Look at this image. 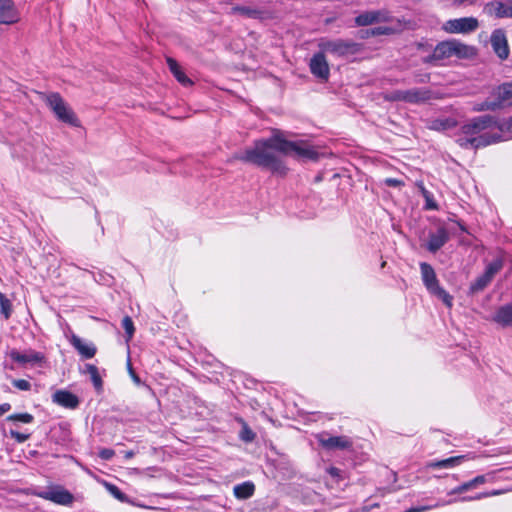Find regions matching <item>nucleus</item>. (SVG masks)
Listing matches in <instances>:
<instances>
[{"instance_id": "obj_1", "label": "nucleus", "mask_w": 512, "mask_h": 512, "mask_svg": "<svg viewBox=\"0 0 512 512\" xmlns=\"http://www.w3.org/2000/svg\"><path fill=\"white\" fill-rule=\"evenodd\" d=\"M276 152L284 155L295 154L299 158L318 159V152L302 141H288L281 135L275 134L264 140L255 141L254 146L237 153L232 159L254 164L269 169L272 173L285 175L287 168Z\"/></svg>"}, {"instance_id": "obj_2", "label": "nucleus", "mask_w": 512, "mask_h": 512, "mask_svg": "<svg viewBox=\"0 0 512 512\" xmlns=\"http://www.w3.org/2000/svg\"><path fill=\"white\" fill-rule=\"evenodd\" d=\"M496 119L490 115H482L464 124L456 138L462 148L478 149L502 140L499 133L494 132Z\"/></svg>"}, {"instance_id": "obj_3", "label": "nucleus", "mask_w": 512, "mask_h": 512, "mask_svg": "<svg viewBox=\"0 0 512 512\" xmlns=\"http://www.w3.org/2000/svg\"><path fill=\"white\" fill-rule=\"evenodd\" d=\"M493 99H487L481 103L476 110H496L498 108L512 104V81L505 82L494 89L492 93Z\"/></svg>"}, {"instance_id": "obj_4", "label": "nucleus", "mask_w": 512, "mask_h": 512, "mask_svg": "<svg viewBox=\"0 0 512 512\" xmlns=\"http://www.w3.org/2000/svg\"><path fill=\"white\" fill-rule=\"evenodd\" d=\"M420 269L422 280L427 290L450 307L452 305V297L442 287H440L432 266L423 262L420 264Z\"/></svg>"}, {"instance_id": "obj_5", "label": "nucleus", "mask_w": 512, "mask_h": 512, "mask_svg": "<svg viewBox=\"0 0 512 512\" xmlns=\"http://www.w3.org/2000/svg\"><path fill=\"white\" fill-rule=\"evenodd\" d=\"M318 46L323 53H330L337 57L355 54L359 51V45L356 42L344 39H321Z\"/></svg>"}, {"instance_id": "obj_6", "label": "nucleus", "mask_w": 512, "mask_h": 512, "mask_svg": "<svg viewBox=\"0 0 512 512\" xmlns=\"http://www.w3.org/2000/svg\"><path fill=\"white\" fill-rule=\"evenodd\" d=\"M46 103L60 121L65 122L71 126H79L76 115L68 107V105L58 93H51L47 95Z\"/></svg>"}, {"instance_id": "obj_7", "label": "nucleus", "mask_w": 512, "mask_h": 512, "mask_svg": "<svg viewBox=\"0 0 512 512\" xmlns=\"http://www.w3.org/2000/svg\"><path fill=\"white\" fill-rule=\"evenodd\" d=\"M479 27V22L475 17H462L446 21L442 29L450 34H468L474 32Z\"/></svg>"}, {"instance_id": "obj_8", "label": "nucleus", "mask_w": 512, "mask_h": 512, "mask_svg": "<svg viewBox=\"0 0 512 512\" xmlns=\"http://www.w3.org/2000/svg\"><path fill=\"white\" fill-rule=\"evenodd\" d=\"M9 357L12 361L22 367H26L28 365L41 366L45 362V355L33 349H26L23 351L12 349L9 352Z\"/></svg>"}, {"instance_id": "obj_9", "label": "nucleus", "mask_w": 512, "mask_h": 512, "mask_svg": "<svg viewBox=\"0 0 512 512\" xmlns=\"http://www.w3.org/2000/svg\"><path fill=\"white\" fill-rule=\"evenodd\" d=\"M318 443L326 450H347L352 447V440L347 436H330L328 433L316 435Z\"/></svg>"}, {"instance_id": "obj_10", "label": "nucleus", "mask_w": 512, "mask_h": 512, "mask_svg": "<svg viewBox=\"0 0 512 512\" xmlns=\"http://www.w3.org/2000/svg\"><path fill=\"white\" fill-rule=\"evenodd\" d=\"M390 21L391 15L386 9L365 11L355 18V24L357 26H368L376 23Z\"/></svg>"}, {"instance_id": "obj_11", "label": "nucleus", "mask_w": 512, "mask_h": 512, "mask_svg": "<svg viewBox=\"0 0 512 512\" xmlns=\"http://www.w3.org/2000/svg\"><path fill=\"white\" fill-rule=\"evenodd\" d=\"M38 495L45 500L60 505H70L74 500L73 495L68 490L59 486L40 492Z\"/></svg>"}, {"instance_id": "obj_12", "label": "nucleus", "mask_w": 512, "mask_h": 512, "mask_svg": "<svg viewBox=\"0 0 512 512\" xmlns=\"http://www.w3.org/2000/svg\"><path fill=\"white\" fill-rule=\"evenodd\" d=\"M491 46L495 54L501 59L505 60L509 56V47L504 30L496 29L492 32L490 37Z\"/></svg>"}, {"instance_id": "obj_13", "label": "nucleus", "mask_w": 512, "mask_h": 512, "mask_svg": "<svg viewBox=\"0 0 512 512\" xmlns=\"http://www.w3.org/2000/svg\"><path fill=\"white\" fill-rule=\"evenodd\" d=\"M311 73L321 80H328L330 69L324 53L321 51L313 55L310 60Z\"/></svg>"}, {"instance_id": "obj_14", "label": "nucleus", "mask_w": 512, "mask_h": 512, "mask_svg": "<svg viewBox=\"0 0 512 512\" xmlns=\"http://www.w3.org/2000/svg\"><path fill=\"white\" fill-rule=\"evenodd\" d=\"M19 15L12 0H0V24H14Z\"/></svg>"}, {"instance_id": "obj_15", "label": "nucleus", "mask_w": 512, "mask_h": 512, "mask_svg": "<svg viewBox=\"0 0 512 512\" xmlns=\"http://www.w3.org/2000/svg\"><path fill=\"white\" fill-rule=\"evenodd\" d=\"M484 12L497 18H512V5L500 1H493L484 6Z\"/></svg>"}, {"instance_id": "obj_16", "label": "nucleus", "mask_w": 512, "mask_h": 512, "mask_svg": "<svg viewBox=\"0 0 512 512\" xmlns=\"http://www.w3.org/2000/svg\"><path fill=\"white\" fill-rule=\"evenodd\" d=\"M432 93L427 88H412L404 90V102L419 104L431 99Z\"/></svg>"}, {"instance_id": "obj_17", "label": "nucleus", "mask_w": 512, "mask_h": 512, "mask_svg": "<svg viewBox=\"0 0 512 512\" xmlns=\"http://www.w3.org/2000/svg\"><path fill=\"white\" fill-rule=\"evenodd\" d=\"M52 398L53 402L65 408L75 409L79 405L78 397L75 394L66 390L56 391L53 394Z\"/></svg>"}, {"instance_id": "obj_18", "label": "nucleus", "mask_w": 512, "mask_h": 512, "mask_svg": "<svg viewBox=\"0 0 512 512\" xmlns=\"http://www.w3.org/2000/svg\"><path fill=\"white\" fill-rule=\"evenodd\" d=\"M70 343L78 351V353L85 359H91L96 354V347L92 343L83 341L77 335H72Z\"/></svg>"}, {"instance_id": "obj_19", "label": "nucleus", "mask_w": 512, "mask_h": 512, "mask_svg": "<svg viewBox=\"0 0 512 512\" xmlns=\"http://www.w3.org/2000/svg\"><path fill=\"white\" fill-rule=\"evenodd\" d=\"M448 240L449 234L447 230L443 227H440L435 233L430 234L429 241L427 243V249L430 252L435 253L441 247H443Z\"/></svg>"}, {"instance_id": "obj_20", "label": "nucleus", "mask_w": 512, "mask_h": 512, "mask_svg": "<svg viewBox=\"0 0 512 512\" xmlns=\"http://www.w3.org/2000/svg\"><path fill=\"white\" fill-rule=\"evenodd\" d=\"M453 56V40L443 41L439 43L432 54L435 60H442Z\"/></svg>"}, {"instance_id": "obj_21", "label": "nucleus", "mask_w": 512, "mask_h": 512, "mask_svg": "<svg viewBox=\"0 0 512 512\" xmlns=\"http://www.w3.org/2000/svg\"><path fill=\"white\" fill-rule=\"evenodd\" d=\"M167 64L169 66L170 71L172 72V74L179 83H181L184 86L192 85V81L185 75V73L182 71L180 65L177 63L175 59L170 57L167 58Z\"/></svg>"}, {"instance_id": "obj_22", "label": "nucleus", "mask_w": 512, "mask_h": 512, "mask_svg": "<svg viewBox=\"0 0 512 512\" xmlns=\"http://www.w3.org/2000/svg\"><path fill=\"white\" fill-rule=\"evenodd\" d=\"M494 320L503 325V326H509L512 324V305H506L501 307L495 317Z\"/></svg>"}, {"instance_id": "obj_23", "label": "nucleus", "mask_w": 512, "mask_h": 512, "mask_svg": "<svg viewBox=\"0 0 512 512\" xmlns=\"http://www.w3.org/2000/svg\"><path fill=\"white\" fill-rule=\"evenodd\" d=\"M254 484L251 482H244L242 484H238L234 487V495L238 499H248L254 493Z\"/></svg>"}, {"instance_id": "obj_24", "label": "nucleus", "mask_w": 512, "mask_h": 512, "mask_svg": "<svg viewBox=\"0 0 512 512\" xmlns=\"http://www.w3.org/2000/svg\"><path fill=\"white\" fill-rule=\"evenodd\" d=\"M473 54V47L463 44L457 40H453V56L458 58H469Z\"/></svg>"}, {"instance_id": "obj_25", "label": "nucleus", "mask_w": 512, "mask_h": 512, "mask_svg": "<svg viewBox=\"0 0 512 512\" xmlns=\"http://www.w3.org/2000/svg\"><path fill=\"white\" fill-rule=\"evenodd\" d=\"M463 456H455V457H450V458H447V459H444V460H440V461H435V462H431L429 464V467H432V468H452L454 466H457L461 463V461L463 460Z\"/></svg>"}, {"instance_id": "obj_26", "label": "nucleus", "mask_w": 512, "mask_h": 512, "mask_svg": "<svg viewBox=\"0 0 512 512\" xmlns=\"http://www.w3.org/2000/svg\"><path fill=\"white\" fill-rule=\"evenodd\" d=\"M86 372L90 375L91 381L97 391H100L103 386L101 376L99 375L98 368L93 364H87Z\"/></svg>"}, {"instance_id": "obj_27", "label": "nucleus", "mask_w": 512, "mask_h": 512, "mask_svg": "<svg viewBox=\"0 0 512 512\" xmlns=\"http://www.w3.org/2000/svg\"><path fill=\"white\" fill-rule=\"evenodd\" d=\"M232 12L244 15L249 18H257L260 15V11L246 6L233 7Z\"/></svg>"}, {"instance_id": "obj_28", "label": "nucleus", "mask_w": 512, "mask_h": 512, "mask_svg": "<svg viewBox=\"0 0 512 512\" xmlns=\"http://www.w3.org/2000/svg\"><path fill=\"white\" fill-rule=\"evenodd\" d=\"M493 131L499 133L501 136L503 133H509L512 136V117L501 123L496 120V125L494 126Z\"/></svg>"}, {"instance_id": "obj_29", "label": "nucleus", "mask_w": 512, "mask_h": 512, "mask_svg": "<svg viewBox=\"0 0 512 512\" xmlns=\"http://www.w3.org/2000/svg\"><path fill=\"white\" fill-rule=\"evenodd\" d=\"M0 312L4 315L5 319L11 316V302L10 300L0 292Z\"/></svg>"}, {"instance_id": "obj_30", "label": "nucleus", "mask_w": 512, "mask_h": 512, "mask_svg": "<svg viewBox=\"0 0 512 512\" xmlns=\"http://www.w3.org/2000/svg\"><path fill=\"white\" fill-rule=\"evenodd\" d=\"M122 327L126 332V340L130 341L134 335L135 328L131 317L125 316L122 319Z\"/></svg>"}, {"instance_id": "obj_31", "label": "nucleus", "mask_w": 512, "mask_h": 512, "mask_svg": "<svg viewBox=\"0 0 512 512\" xmlns=\"http://www.w3.org/2000/svg\"><path fill=\"white\" fill-rule=\"evenodd\" d=\"M503 262L501 259H495L493 262H491L486 270L485 273L489 275L492 279L493 277L502 269Z\"/></svg>"}, {"instance_id": "obj_32", "label": "nucleus", "mask_w": 512, "mask_h": 512, "mask_svg": "<svg viewBox=\"0 0 512 512\" xmlns=\"http://www.w3.org/2000/svg\"><path fill=\"white\" fill-rule=\"evenodd\" d=\"M491 280L492 278L484 272V274L480 276L472 285V289L476 291L483 290L491 282Z\"/></svg>"}, {"instance_id": "obj_33", "label": "nucleus", "mask_w": 512, "mask_h": 512, "mask_svg": "<svg viewBox=\"0 0 512 512\" xmlns=\"http://www.w3.org/2000/svg\"><path fill=\"white\" fill-rule=\"evenodd\" d=\"M34 417L29 413L13 414L7 417L9 421H19L23 423H31Z\"/></svg>"}, {"instance_id": "obj_34", "label": "nucleus", "mask_w": 512, "mask_h": 512, "mask_svg": "<svg viewBox=\"0 0 512 512\" xmlns=\"http://www.w3.org/2000/svg\"><path fill=\"white\" fill-rule=\"evenodd\" d=\"M240 438L244 442H252L255 439V433L246 424H244L240 432Z\"/></svg>"}, {"instance_id": "obj_35", "label": "nucleus", "mask_w": 512, "mask_h": 512, "mask_svg": "<svg viewBox=\"0 0 512 512\" xmlns=\"http://www.w3.org/2000/svg\"><path fill=\"white\" fill-rule=\"evenodd\" d=\"M502 493H503L502 490H494L491 492L480 493V494L476 495L475 497H463L461 500L462 501L480 500L482 498H486V497H490V496L501 495Z\"/></svg>"}, {"instance_id": "obj_36", "label": "nucleus", "mask_w": 512, "mask_h": 512, "mask_svg": "<svg viewBox=\"0 0 512 512\" xmlns=\"http://www.w3.org/2000/svg\"><path fill=\"white\" fill-rule=\"evenodd\" d=\"M384 98L388 101H404V90H395L385 94Z\"/></svg>"}, {"instance_id": "obj_37", "label": "nucleus", "mask_w": 512, "mask_h": 512, "mask_svg": "<svg viewBox=\"0 0 512 512\" xmlns=\"http://www.w3.org/2000/svg\"><path fill=\"white\" fill-rule=\"evenodd\" d=\"M453 126L452 121L446 120H435L433 121L431 128L436 130H445Z\"/></svg>"}, {"instance_id": "obj_38", "label": "nucleus", "mask_w": 512, "mask_h": 512, "mask_svg": "<svg viewBox=\"0 0 512 512\" xmlns=\"http://www.w3.org/2000/svg\"><path fill=\"white\" fill-rule=\"evenodd\" d=\"M471 489H474V488L472 486L471 481H468V482H465V483L457 486L456 488L452 489L448 494L449 495L460 494V493L466 492Z\"/></svg>"}, {"instance_id": "obj_39", "label": "nucleus", "mask_w": 512, "mask_h": 512, "mask_svg": "<svg viewBox=\"0 0 512 512\" xmlns=\"http://www.w3.org/2000/svg\"><path fill=\"white\" fill-rule=\"evenodd\" d=\"M13 386L22 391H28L31 389V384L25 379H15L12 382Z\"/></svg>"}, {"instance_id": "obj_40", "label": "nucleus", "mask_w": 512, "mask_h": 512, "mask_svg": "<svg viewBox=\"0 0 512 512\" xmlns=\"http://www.w3.org/2000/svg\"><path fill=\"white\" fill-rule=\"evenodd\" d=\"M10 436L15 439L18 443H23L29 439V434H24L17 432L15 430H10Z\"/></svg>"}, {"instance_id": "obj_41", "label": "nucleus", "mask_w": 512, "mask_h": 512, "mask_svg": "<svg viewBox=\"0 0 512 512\" xmlns=\"http://www.w3.org/2000/svg\"><path fill=\"white\" fill-rule=\"evenodd\" d=\"M493 473L487 474V475H479L473 478L471 481L473 488L478 487L479 485H482L488 481V476H491Z\"/></svg>"}, {"instance_id": "obj_42", "label": "nucleus", "mask_w": 512, "mask_h": 512, "mask_svg": "<svg viewBox=\"0 0 512 512\" xmlns=\"http://www.w3.org/2000/svg\"><path fill=\"white\" fill-rule=\"evenodd\" d=\"M109 492L118 500L124 501L125 495L123 492L120 491V489L115 485H108Z\"/></svg>"}, {"instance_id": "obj_43", "label": "nucleus", "mask_w": 512, "mask_h": 512, "mask_svg": "<svg viewBox=\"0 0 512 512\" xmlns=\"http://www.w3.org/2000/svg\"><path fill=\"white\" fill-rule=\"evenodd\" d=\"M440 505L441 504L437 503L435 505L412 507V508L406 510L405 512H425V511L431 510L432 508L438 507Z\"/></svg>"}, {"instance_id": "obj_44", "label": "nucleus", "mask_w": 512, "mask_h": 512, "mask_svg": "<svg viewBox=\"0 0 512 512\" xmlns=\"http://www.w3.org/2000/svg\"><path fill=\"white\" fill-rule=\"evenodd\" d=\"M114 454V451L108 448H104L99 451V456L103 460H110L114 456Z\"/></svg>"}, {"instance_id": "obj_45", "label": "nucleus", "mask_w": 512, "mask_h": 512, "mask_svg": "<svg viewBox=\"0 0 512 512\" xmlns=\"http://www.w3.org/2000/svg\"><path fill=\"white\" fill-rule=\"evenodd\" d=\"M392 32V29L387 27H378L372 30L373 35H388Z\"/></svg>"}, {"instance_id": "obj_46", "label": "nucleus", "mask_w": 512, "mask_h": 512, "mask_svg": "<svg viewBox=\"0 0 512 512\" xmlns=\"http://www.w3.org/2000/svg\"><path fill=\"white\" fill-rule=\"evenodd\" d=\"M384 182L389 187H399L403 185V182L396 178H387Z\"/></svg>"}, {"instance_id": "obj_47", "label": "nucleus", "mask_w": 512, "mask_h": 512, "mask_svg": "<svg viewBox=\"0 0 512 512\" xmlns=\"http://www.w3.org/2000/svg\"><path fill=\"white\" fill-rule=\"evenodd\" d=\"M423 194L427 200V208L429 209H437V205L432 202L429 198V193L423 188Z\"/></svg>"}, {"instance_id": "obj_48", "label": "nucleus", "mask_w": 512, "mask_h": 512, "mask_svg": "<svg viewBox=\"0 0 512 512\" xmlns=\"http://www.w3.org/2000/svg\"><path fill=\"white\" fill-rule=\"evenodd\" d=\"M10 409H11L10 404H8V403L1 404L0 405V416L5 414L6 412H8Z\"/></svg>"}, {"instance_id": "obj_49", "label": "nucleus", "mask_w": 512, "mask_h": 512, "mask_svg": "<svg viewBox=\"0 0 512 512\" xmlns=\"http://www.w3.org/2000/svg\"><path fill=\"white\" fill-rule=\"evenodd\" d=\"M452 1H453V4H455L457 6H460L463 3H465V2H469L470 4H474L475 3V0H452Z\"/></svg>"}, {"instance_id": "obj_50", "label": "nucleus", "mask_w": 512, "mask_h": 512, "mask_svg": "<svg viewBox=\"0 0 512 512\" xmlns=\"http://www.w3.org/2000/svg\"><path fill=\"white\" fill-rule=\"evenodd\" d=\"M338 471H339V470H338L337 468H335V467H332V468H330V469H329V473H330L332 476H336V475H338Z\"/></svg>"}, {"instance_id": "obj_51", "label": "nucleus", "mask_w": 512, "mask_h": 512, "mask_svg": "<svg viewBox=\"0 0 512 512\" xmlns=\"http://www.w3.org/2000/svg\"><path fill=\"white\" fill-rule=\"evenodd\" d=\"M129 369H130V370H129V373L131 374V376L133 377V379H134L135 381H137V382H138V381H139V378L134 374V372H133V370H132V368H131V365H130V364H129Z\"/></svg>"}, {"instance_id": "obj_52", "label": "nucleus", "mask_w": 512, "mask_h": 512, "mask_svg": "<svg viewBox=\"0 0 512 512\" xmlns=\"http://www.w3.org/2000/svg\"><path fill=\"white\" fill-rule=\"evenodd\" d=\"M129 369H130V370H129V373L131 374V376L133 377V379H134L135 381H137V382H138V381H139V378L134 374V372H133V370H132V368H131V365H130V364H129Z\"/></svg>"}, {"instance_id": "obj_53", "label": "nucleus", "mask_w": 512, "mask_h": 512, "mask_svg": "<svg viewBox=\"0 0 512 512\" xmlns=\"http://www.w3.org/2000/svg\"><path fill=\"white\" fill-rule=\"evenodd\" d=\"M129 369H130V370H129V373L131 374V376L133 377V379H134L135 381H137V382H138V381H139V378L134 374V372H133V370H132V368H131V365H130V364H129Z\"/></svg>"}, {"instance_id": "obj_54", "label": "nucleus", "mask_w": 512, "mask_h": 512, "mask_svg": "<svg viewBox=\"0 0 512 512\" xmlns=\"http://www.w3.org/2000/svg\"><path fill=\"white\" fill-rule=\"evenodd\" d=\"M129 369H130V370H129V373L131 374V376L133 377V379H134L135 381H137V382H138V381H139V378L134 374V372H133V370H132V368H131V365H130V364H129Z\"/></svg>"}, {"instance_id": "obj_55", "label": "nucleus", "mask_w": 512, "mask_h": 512, "mask_svg": "<svg viewBox=\"0 0 512 512\" xmlns=\"http://www.w3.org/2000/svg\"><path fill=\"white\" fill-rule=\"evenodd\" d=\"M133 456H134V452H133V451H126V452H125V455H124V457H125L126 459H130V458H132Z\"/></svg>"}]
</instances>
